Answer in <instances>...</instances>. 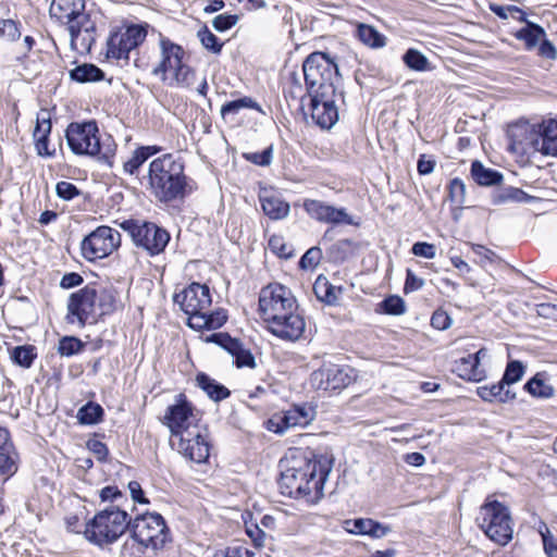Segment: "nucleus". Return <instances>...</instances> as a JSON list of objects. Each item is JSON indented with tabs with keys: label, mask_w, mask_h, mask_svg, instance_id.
<instances>
[{
	"label": "nucleus",
	"mask_w": 557,
	"mask_h": 557,
	"mask_svg": "<svg viewBox=\"0 0 557 557\" xmlns=\"http://www.w3.org/2000/svg\"><path fill=\"white\" fill-rule=\"evenodd\" d=\"M160 422L169 430V437L174 438L182 433L203 425L200 410L184 392L174 396V403L165 408Z\"/></svg>",
	"instance_id": "obj_11"
},
{
	"label": "nucleus",
	"mask_w": 557,
	"mask_h": 557,
	"mask_svg": "<svg viewBox=\"0 0 557 557\" xmlns=\"http://www.w3.org/2000/svg\"><path fill=\"white\" fill-rule=\"evenodd\" d=\"M37 357V347L32 344L15 346L10 350L11 361L24 369L32 368Z\"/></svg>",
	"instance_id": "obj_43"
},
{
	"label": "nucleus",
	"mask_w": 557,
	"mask_h": 557,
	"mask_svg": "<svg viewBox=\"0 0 557 557\" xmlns=\"http://www.w3.org/2000/svg\"><path fill=\"white\" fill-rule=\"evenodd\" d=\"M304 78L296 71H289L282 78V94L285 101L290 104H301L306 98L310 99L309 86L301 82Z\"/></svg>",
	"instance_id": "obj_27"
},
{
	"label": "nucleus",
	"mask_w": 557,
	"mask_h": 557,
	"mask_svg": "<svg viewBox=\"0 0 557 557\" xmlns=\"http://www.w3.org/2000/svg\"><path fill=\"white\" fill-rule=\"evenodd\" d=\"M195 381L196 385L215 403L222 401L231 395V391L226 386L219 383L205 372L197 373Z\"/></svg>",
	"instance_id": "obj_36"
},
{
	"label": "nucleus",
	"mask_w": 557,
	"mask_h": 557,
	"mask_svg": "<svg viewBox=\"0 0 557 557\" xmlns=\"http://www.w3.org/2000/svg\"><path fill=\"white\" fill-rule=\"evenodd\" d=\"M297 302L292 290L277 282L269 283L259 292L258 315L263 324H268Z\"/></svg>",
	"instance_id": "obj_17"
},
{
	"label": "nucleus",
	"mask_w": 557,
	"mask_h": 557,
	"mask_svg": "<svg viewBox=\"0 0 557 557\" xmlns=\"http://www.w3.org/2000/svg\"><path fill=\"white\" fill-rule=\"evenodd\" d=\"M509 149L519 154L539 152V132L536 124L516 123L508 128Z\"/></svg>",
	"instance_id": "obj_23"
},
{
	"label": "nucleus",
	"mask_w": 557,
	"mask_h": 557,
	"mask_svg": "<svg viewBox=\"0 0 557 557\" xmlns=\"http://www.w3.org/2000/svg\"><path fill=\"white\" fill-rule=\"evenodd\" d=\"M451 264L459 271V274L467 281L470 286H479V280L473 275V270L460 256L450 257Z\"/></svg>",
	"instance_id": "obj_57"
},
{
	"label": "nucleus",
	"mask_w": 557,
	"mask_h": 557,
	"mask_svg": "<svg viewBox=\"0 0 557 557\" xmlns=\"http://www.w3.org/2000/svg\"><path fill=\"white\" fill-rule=\"evenodd\" d=\"M147 190L158 202L169 205L189 197L198 190V184L186 174L183 158L166 152L149 163Z\"/></svg>",
	"instance_id": "obj_4"
},
{
	"label": "nucleus",
	"mask_w": 557,
	"mask_h": 557,
	"mask_svg": "<svg viewBox=\"0 0 557 557\" xmlns=\"http://www.w3.org/2000/svg\"><path fill=\"white\" fill-rule=\"evenodd\" d=\"M21 462L20 453L14 441L0 448V480L9 481L18 471Z\"/></svg>",
	"instance_id": "obj_33"
},
{
	"label": "nucleus",
	"mask_w": 557,
	"mask_h": 557,
	"mask_svg": "<svg viewBox=\"0 0 557 557\" xmlns=\"http://www.w3.org/2000/svg\"><path fill=\"white\" fill-rule=\"evenodd\" d=\"M263 327L276 338L294 343L304 337L306 320L296 302Z\"/></svg>",
	"instance_id": "obj_19"
},
{
	"label": "nucleus",
	"mask_w": 557,
	"mask_h": 557,
	"mask_svg": "<svg viewBox=\"0 0 557 557\" xmlns=\"http://www.w3.org/2000/svg\"><path fill=\"white\" fill-rule=\"evenodd\" d=\"M446 189L450 211L456 216L462 210L466 201V185L461 178L455 177L449 181Z\"/></svg>",
	"instance_id": "obj_40"
},
{
	"label": "nucleus",
	"mask_w": 557,
	"mask_h": 557,
	"mask_svg": "<svg viewBox=\"0 0 557 557\" xmlns=\"http://www.w3.org/2000/svg\"><path fill=\"white\" fill-rule=\"evenodd\" d=\"M242 109H251L261 112L260 104L251 97L245 96L236 100L225 102L221 107V115L225 119L230 114H237Z\"/></svg>",
	"instance_id": "obj_46"
},
{
	"label": "nucleus",
	"mask_w": 557,
	"mask_h": 557,
	"mask_svg": "<svg viewBox=\"0 0 557 557\" xmlns=\"http://www.w3.org/2000/svg\"><path fill=\"white\" fill-rule=\"evenodd\" d=\"M406 311L404 299L398 295H389L376 305L375 312L387 315H401Z\"/></svg>",
	"instance_id": "obj_45"
},
{
	"label": "nucleus",
	"mask_w": 557,
	"mask_h": 557,
	"mask_svg": "<svg viewBox=\"0 0 557 557\" xmlns=\"http://www.w3.org/2000/svg\"><path fill=\"white\" fill-rule=\"evenodd\" d=\"M332 457L310 447H290L280 460L277 485L283 496L308 506L324 497V484L332 471Z\"/></svg>",
	"instance_id": "obj_1"
},
{
	"label": "nucleus",
	"mask_w": 557,
	"mask_h": 557,
	"mask_svg": "<svg viewBox=\"0 0 557 557\" xmlns=\"http://www.w3.org/2000/svg\"><path fill=\"white\" fill-rule=\"evenodd\" d=\"M146 545H144L136 536L131 534L129 539H126L121 546V557H143L145 554Z\"/></svg>",
	"instance_id": "obj_55"
},
{
	"label": "nucleus",
	"mask_w": 557,
	"mask_h": 557,
	"mask_svg": "<svg viewBox=\"0 0 557 557\" xmlns=\"http://www.w3.org/2000/svg\"><path fill=\"white\" fill-rule=\"evenodd\" d=\"M21 37L20 23L11 18L0 20V39L15 41Z\"/></svg>",
	"instance_id": "obj_59"
},
{
	"label": "nucleus",
	"mask_w": 557,
	"mask_h": 557,
	"mask_svg": "<svg viewBox=\"0 0 557 557\" xmlns=\"http://www.w3.org/2000/svg\"><path fill=\"white\" fill-rule=\"evenodd\" d=\"M471 176L481 186L499 185L504 178L503 174L494 169L485 168L481 161L471 163Z\"/></svg>",
	"instance_id": "obj_39"
},
{
	"label": "nucleus",
	"mask_w": 557,
	"mask_h": 557,
	"mask_svg": "<svg viewBox=\"0 0 557 557\" xmlns=\"http://www.w3.org/2000/svg\"><path fill=\"white\" fill-rule=\"evenodd\" d=\"M525 372V367L519 360H511L507 363L502 381L506 385L519 382Z\"/></svg>",
	"instance_id": "obj_54"
},
{
	"label": "nucleus",
	"mask_w": 557,
	"mask_h": 557,
	"mask_svg": "<svg viewBox=\"0 0 557 557\" xmlns=\"http://www.w3.org/2000/svg\"><path fill=\"white\" fill-rule=\"evenodd\" d=\"M539 533L542 539L543 550L546 557H557V536L544 522H541L539 525Z\"/></svg>",
	"instance_id": "obj_50"
},
{
	"label": "nucleus",
	"mask_w": 557,
	"mask_h": 557,
	"mask_svg": "<svg viewBox=\"0 0 557 557\" xmlns=\"http://www.w3.org/2000/svg\"><path fill=\"white\" fill-rule=\"evenodd\" d=\"M57 196L63 200L70 201L81 195L78 187L67 181H60L55 185Z\"/></svg>",
	"instance_id": "obj_62"
},
{
	"label": "nucleus",
	"mask_w": 557,
	"mask_h": 557,
	"mask_svg": "<svg viewBox=\"0 0 557 557\" xmlns=\"http://www.w3.org/2000/svg\"><path fill=\"white\" fill-rule=\"evenodd\" d=\"M171 448L188 462H209L213 443L207 425H201L174 437H169Z\"/></svg>",
	"instance_id": "obj_12"
},
{
	"label": "nucleus",
	"mask_w": 557,
	"mask_h": 557,
	"mask_svg": "<svg viewBox=\"0 0 557 557\" xmlns=\"http://www.w3.org/2000/svg\"><path fill=\"white\" fill-rule=\"evenodd\" d=\"M357 379L358 372L352 367L329 362L311 373L310 383L317 391L333 395L354 384Z\"/></svg>",
	"instance_id": "obj_16"
},
{
	"label": "nucleus",
	"mask_w": 557,
	"mask_h": 557,
	"mask_svg": "<svg viewBox=\"0 0 557 557\" xmlns=\"http://www.w3.org/2000/svg\"><path fill=\"white\" fill-rule=\"evenodd\" d=\"M478 527L498 547L507 546L513 539L515 522L510 510L497 499H486L481 505Z\"/></svg>",
	"instance_id": "obj_9"
},
{
	"label": "nucleus",
	"mask_w": 557,
	"mask_h": 557,
	"mask_svg": "<svg viewBox=\"0 0 557 557\" xmlns=\"http://www.w3.org/2000/svg\"><path fill=\"white\" fill-rule=\"evenodd\" d=\"M344 528L348 533L369 535L372 539L384 537L391 531L388 525L371 518L348 519L344 522Z\"/></svg>",
	"instance_id": "obj_28"
},
{
	"label": "nucleus",
	"mask_w": 557,
	"mask_h": 557,
	"mask_svg": "<svg viewBox=\"0 0 557 557\" xmlns=\"http://www.w3.org/2000/svg\"><path fill=\"white\" fill-rule=\"evenodd\" d=\"M121 243L122 236L117 230L99 225L82 239L81 256L89 263H97L117 251Z\"/></svg>",
	"instance_id": "obj_13"
},
{
	"label": "nucleus",
	"mask_w": 557,
	"mask_h": 557,
	"mask_svg": "<svg viewBox=\"0 0 557 557\" xmlns=\"http://www.w3.org/2000/svg\"><path fill=\"white\" fill-rule=\"evenodd\" d=\"M69 74L73 82L81 84L100 82L104 78V72L92 63L77 65Z\"/></svg>",
	"instance_id": "obj_42"
},
{
	"label": "nucleus",
	"mask_w": 557,
	"mask_h": 557,
	"mask_svg": "<svg viewBox=\"0 0 557 557\" xmlns=\"http://www.w3.org/2000/svg\"><path fill=\"white\" fill-rule=\"evenodd\" d=\"M269 250L277 258L288 260L294 256V248L281 233L270 234L267 238Z\"/></svg>",
	"instance_id": "obj_44"
},
{
	"label": "nucleus",
	"mask_w": 557,
	"mask_h": 557,
	"mask_svg": "<svg viewBox=\"0 0 557 557\" xmlns=\"http://www.w3.org/2000/svg\"><path fill=\"white\" fill-rule=\"evenodd\" d=\"M530 196L522 189L517 187H507L502 189L497 194V200L500 202L513 201V202H525Z\"/></svg>",
	"instance_id": "obj_61"
},
{
	"label": "nucleus",
	"mask_w": 557,
	"mask_h": 557,
	"mask_svg": "<svg viewBox=\"0 0 557 557\" xmlns=\"http://www.w3.org/2000/svg\"><path fill=\"white\" fill-rule=\"evenodd\" d=\"M302 209L308 216L319 223L332 225L354 224L351 215L347 213L345 208H337L318 199H304Z\"/></svg>",
	"instance_id": "obj_21"
},
{
	"label": "nucleus",
	"mask_w": 557,
	"mask_h": 557,
	"mask_svg": "<svg viewBox=\"0 0 557 557\" xmlns=\"http://www.w3.org/2000/svg\"><path fill=\"white\" fill-rule=\"evenodd\" d=\"M103 408L94 401H88L77 412V419L82 424H96L103 418Z\"/></svg>",
	"instance_id": "obj_47"
},
{
	"label": "nucleus",
	"mask_w": 557,
	"mask_h": 557,
	"mask_svg": "<svg viewBox=\"0 0 557 557\" xmlns=\"http://www.w3.org/2000/svg\"><path fill=\"white\" fill-rule=\"evenodd\" d=\"M242 157L247 162H250L258 166H268L273 160V146L270 145L265 149L259 152H243Z\"/></svg>",
	"instance_id": "obj_56"
},
{
	"label": "nucleus",
	"mask_w": 557,
	"mask_h": 557,
	"mask_svg": "<svg viewBox=\"0 0 557 557\" xmlns=\"http://www.w3.org/2000/svg\"><path fill=\"white\" fill-rule=\"evenodd\" d=\"M506 384L500 380L497 383L491 385H482L476 388V395L487 403H499L506 404L516 399V393L509 387H505Z\"/></svg>",
	"instance_id": "obj_35"
},
{
	"label": "nucleus",
	"mask_w": 557,
	"mask_h": 557,
	"mask_svg": "<svg viewBox=\"0 0 557 557\" xmlns=\"http://www.w3.org/2000/svg\"><path fill=\"white\" fill-rule=\"evenodd\" d=\"M147 34V28L138 24L112 32L107 41V57L128 60L129 52L145 41Z\"/></svg>",
	"instance_id": "obj_18"
},
{
	"label": "nucleus",
	"mask_w": 557,
	"mask_h": 557,
	"mask_svg": "<svg viewBox=\"0 0 557 557\" xmlns=\"http://www.w3.org/2000/svg\"><path fill=\"white\" fill-rule=\"evenodd\" d=\"M51 131L50 113L42 109L37 113L36 125L32 134L36 153L41 158L55 157V147L50 145Z\"/></svg>",
	"instance_id": "obj_25"
},
{
	"label": "nucleus",
	"mask_w": 557,
	"mask_h": 557,
	"mask_svg": "<svg viewBox=\"0 0 557 557\" xmlns=\"http://www.w3.org/2000/svg\"><path fill=\"white\" fill-rule=\"evenodd\" d=\"M70 150L76 156L97 157L112 165L116 153V144L112 137L101 141L98 124L95 120L71 122L65 129Z\"/></svg>",
	"instance_id": "obj_7"
},
{
	"label": "nucleus",
	"mask_w": 557,
	"mask_h": 557,
	"mask_svg": "<svg viewBox=\"0 0 557 557\" xmlns=\"http://www.w3.org/2000/svg\"><path fill=\"white\" fill-rule=\"evenodd\" d=\"M131 534L146 547L158 550L172 541L165 519L158 512H145L131 518Z\"/></svg>",
	"instance_id": "obj_14"
},
{
	"label": "nucleus",
	"mask_w": 557,
	"mask_h": 557,
	"mask_svg": "<svg viewBox=\"0 0 557 557\" xmlns=\"http://www.w3.org/2000/svg\"><path fill=\"white\" fill-rule=\"evenodd\" d=\"M263 213L273 221L283 220L290 211L289 203L275 193H265L259 197Z\"/></svg>",
	"instance_id": "obj_32"
},
{
	"label": "nucleus",
	"mask_w": 557,
	"mask_h": 557,
	"mask_svg": "<svg viewBox=\"0 0 557 557\" xmlns=\"http://www.w3.org/2000/svg\"><path fill=\"white\" fill-rule=\"evenodd\" d=\"M159 47L160 59L152 69V75L168 87L190 88L196 79V70L189 64L185 49L168 37H161Z\"/></svg>",
	"instance_id": "obj_6"
},
{
	"label": "nucleus",
	"mask_w": 557,
	"mask_h": 557,
	"mask_svg": "<svg viewBox=\"0 0 557 557\" xmlns=\"http://www.w3.org/2000/svg\"><path fill=\"white\" fill-rule=\"evenodd\" d=\"M339 72L335 60L323 51L311 52L302 62V77L309 86V112L321 128H331L338 120L335 104Z\"/></svg>",
	"instance_id": "obj_2"
},
{
	"label": "nucleus",
	"mask_w": 557,
	"mask_h": 557,
	"mask_svg": "<svg viewBox=\"0 0 557 557\" xmlns=\"http://www.w3.org/2000/svg\"><path fill=\"white\" fill-rule=\"evenodd\" d=\"M37 41L35 37L27 35L23 38V48L24 51L21 55L16 58L18 64L23 67L24 71L28 72L34 77L41 74L40 65L30 59V53L34 51Z\"/></svg>",
	"instance_id": "obj_41"
},
{
	"label": "nucleus",
	"mask_w": 557,
	"mask_h": 557,
	"mask_svg": "<svg viewBox=\"0 0 557 557\" xmlns=\"http://www.w3.org/2000/svg\"><path fill=\"white\" fill-rule=\"evenodd\" d=\"M313 293L317 299L330 307L341 306L343 286L333 285L326 276L320 274L313 283Z\"/></svg>",
	"instance_id": "obj_30"
},
{
	"label": "nucleus",
	"mask_w": 557,
	"mask_h": 557,
	"mask_svg": "<svg viewBox=\"0 0 557 557\" xmlns=\"http://www.w3.org/2000/svg\"><path fill=\"white\" fill-rule=\"evenodd\" d=\"M85 0H52L50 15L66 25L71 46L79 53H90L96 44L97 26L86 12Z\"/></svg>",
	"instance_id": "obj_5"
},
{
	"label": "nucleus",
	"mask_w": 557,
	"mask_h": 557,
	"mask_svg": "<svg viewBox=\"0 0 557 557\" xmlns=\"http://www.w3.org/2000/svg\"><path fill=\"white\" fill-rule=\"evenodd\" d=\"M490 10L502 20L512 18L517 22L524 21V14L527 13L519 7L502 5L497 3H491Z\"/></svg>",
	"instance_id": "obj_51"
},
{
	"label": "nucleus",
	"mask_w": 557,
	"mask_h": 557,
	"mask_svg": "<svg viewBox=\"0 0 557 557\" xmlns=\"http://www.w3.org/2000/svg\"><path fill=\"white\" fill-rule=\"evenodd\" d=\"M173 300L188 318H195L203 313L205 310H209L212 305L209 286L197 282H193L181 292L175 293Z\"/></svg>",
	"instance_id": "obj_20"
},
{
	"label": "nucleus",
	"mask_w": 557,
	"mask_h": 557,
	"mask_svg": "<svg viewBox=\"0 0 557 557\" xmlns=\"http://www.w3.org/2000/svg\"><path fill=\"white\" fill-rule=\"evenodd\" d=\"M123 308L119 290L113 285L90 282L69 295L64 319L70 325L84 329L104 321Z\"/></svg>",
	"instance_id": "obj_3"
},
{
	"label": "nucleus",
	"mask_w": 557,
	"mask_h": 557,
	"mask_svg": "<svg viewBox=\"0 0 557 557\" xmlns=\"http://www.w3.org/2000/svg\"><path fill=\"white\" fill-rule=\"evenodd\" d=\"M523 24L520 28L511 32V36L522 44L525 51H536V55L549 62L557 60V47L548 38L545 28L530 21L528 13L524 14V21H519Z\"/></svg>",
	"instance_id": "obj_15"
},
{
	"label": "nucleus",
	"mask_w": 557,
	"mask_h": 557,
	"mask_svg": "<svg viewBox=\"0 0 557 557\" xmlns=\"http://www.w3.org/2000/svg\"><path fill=\"white\" fill-rule=\"evenodd\" d=\"M362 247L363 245L360 242L348 238L338 239L327 249V257L331 262L343 264L357 258Z\"/></svg>",
	"instance_id": "obj_29"
},
{
	"label": "nucleus",
	"mask_w": 557,
	"mask_h": 557,
	"mask_svg": "<svg viewBox=\"0 0 557 557\" xmlns=\"http://www.w3.org/2000/svg\"><path fill=\"white\" fill-rule=\"evenodd\" d=\"M120 226L131 236L135 247L149 257L163 253L171 240L169 231L154 222L127 219Z\"/></svg>",
	"instance_id": "obj_10"
},
{
	"label": "nucleus",
	"mask_w": 557,
	"mask_h": 557,
	"mask_svg": "<svg viewBox=\"0 0 557 557\" xmlns=\"http://www.w3.org/2000/svg\"><path fill=\"white\" fill-rule=\"evenodd\" d=\"M248 400L245 401L246 406L257 412H262L268 408V398L270 393L262 386H257L253 391L248 393Z\"/></svg>",
	"instance_id": "obj_48"
},
{
	"label": "nucleus",
	"mask_w": 557,
	"mask_h": 557,
	"mask_svg": "<svg viewBox=\"0 0 557 557\" xmlns=\"http://www.w3.org/2000/svg\"><path fill=\"white\" fill-rule=\"evenodd\" d=\"M227 321V313L224 309H218L214 311L205 310L203 313L196 315L195 318H188L187 325L196 331L216 330L222 327Z\"/></svg>",
	"instance_id": "obj_34"
},
{
	"label": "nucleus",
	"mask_w": 557,
	"mask_h": 557,
	"mask_svg": "<svg viewBox=\"0 0 557 557\" xmlns=\"http://www.w3.org/2000/svg\"><path fill=\"white\" fill-rule=\"evenodd\" d=\"M451 324V318L446 310L438 308L431 317V325L438 331L447 330Z\"/></svg>",
	"instance_id": "obj_64"
},
{
	"label": "nucleus",
	"mask_w": 557,
	"mask_h": 557,
	"mask_svg": "<svg viewBox=\"0 0 557 557\" xmlns=\"http://www.w3.org/2000/svg\"><path fill=\"white\" fill-rule=\"evenodd\" d=\"M85 347V344L75 336H63L59 341L58 352L60 356L71 357L79 354Z\"/></svg>",
	"instance_id": "obj_52"
},
{
	"label": "nucleus",
	"mask_w": 557,
	"mask_h": 557,
	"mask_svg": "<svg viewBox=\"0 0 557 557\" xmlns=\"http://www.w3.org/2000/svg\"><path fill=\"white\" fill-rule=\"evenodd\" d=\"M322 259V251L319 247L309 248L299 260V268L301 270L315 269Z\"/></svg>",
	"instance_id": "obj_60"
},
{
	"label": "nucleus",
	"mask_w": 557,
	"mask_h": 557,
	"mask_svg": "<svg viewBox=\"0 0 557 557\" xmlns=\"http://www.w3.org/2000/svg\"><path fill=\"white\" fill-rule=\"evenodd\" d=\"M198 38L208 51L214 54L221 53L223 42L206 25L198 30Z\"/></svg>",
	"instance_id": "obj_53"
},
{
	"label": "nucleus",
	"mask_w": 557,
	"mask_h": 557,
	"mask_svg": "<svg viewBox=\"0 0 557 557\" xmlns=\"http://www.w3.org/2000/svg\"><path fill=\"white\" fill-rule=\"evenodd\" d=\"M207 342L216 344L232 355L234 357V364L236 368L255 369L257 367L255 356L250 349L245 347L244 343L239 338L232 337L226 332H220L208 336Z\"/></svg>",
	"instance_id": "obj_24"
},
{
	"label": "nucleus",
	"mask_w": 557,
	"mask_h": 557,
	"mask_svg": "<svg viewBox=\"0 0 557 557\" xmlns=\"http://www.w3.org/2000/svg\"><path fill=\"white\" fill-rule=\"evenodd\" d=\"M355 37L372 49L382 48L386 45V37L374 26L364 23L356 24Z\"/></svg>",
	"instance_id": "obj_38"
},
{
	"label": "nucleus",
	"mask_w": 557,
	"mask_h": 557,
	"mask_svg": "<svg viewBox=\"0 0 557 557\" xmlns=\"http://www.w3.org/2000/svg\"><path fill=\"white\" fill-rule=\"evenodd\" d=\"M484 348L474 354H469L454 362L453 373L468 382H481L486 377V371L481 367L480 356L484 355Z\"/></svg>",
	"instance_id": "obj_26"
},
{
	"label": "nucleus",
	"mask_w": 557,
	"mask_h": 557,
	"mask_svg": "<svg viewBox=\"0 0 557 557\" xmlns=\"http://www.w3.org/2000/svg\"><path fill=\"white\" fill-rule=\"evenodd\" d=\"M97 437L103 438V434L96 433L92 438H89L86 443L87 448L96 456L100 462H106L109 458V448L106 443Z\"/></svg>",
	"instance_id": "obj_58"
},
{
	"label": "nucleus",
	"mask_w": 557,
	"mask_h": 557,
	"mask_svg": "<svg viewBox=\"0 0 557 557\" xmlns=\"http://www.w3.org/2000/svg\"><path fill=\"white\" fill-rule=\"evenodd\" d=\"M539 132V152L544 156L557 154V121L547 120L536 124Z\"/></svg>",
	"instance_id": "obj_31"
},
{
	"label": "nucleus",
	"mask_w": 557,
	"mask_h": 557,
	"mask_svg": "<svg viewBox=\"0 0 557 557\" xmlns=\"http://www.w3.org/2000/svg\"><path fill=\"white\" fill-rule=\"evenodd\" d=\"M469 246L475 256L473 261L480 267L484 268L487 264H494L499 261L497 253L486 246L473 243H470Z\"/></svg>",
	"instance_id": "obj_49"
},
{
	"label": "nucleus",
	"mask_w": 557,
	"mask_h": 557,
	"mask_svg": "<svg viewBox=\"0 0 557 557\" xmlns=\"http://www.w3.org/2000/svg\"><path fill=\"white\" fill-rule=\"evenodd\" d=\"M523 389L536 399H549L555 395V387L548 382L546 372H536L527 381Z\"/></svg>",
	"instance_id": "obj_37"
},
{
	"label": "nucleus",
	"mask_w": 557,
	"mask_h": 557,
	"mask_svg": "<svg viewBox=\"0 0 557 557\" xmlns=\"http://www.w3.org/2000/svg\"><path fill=\"white\" fill-rule=\"evenodd\" d=\"M255 554L244 545H232L218 550L213 557H253Z\"/></svg>",
	"instance_id": "obj_63"
},
{
	"label": "nucleus",
	"mask_w": 557,
	"mask_h": 557,
	"mask_svg": "<svg viewBox=\"0 0 557 557\" xmlns=\"http://www.w3.org/2000/svg\"><path fill=\"white\" fill-rule=\"evenodd\" d=\"M131 515L116 505H110L98 511L83 531L85 539L106 548L116 543L131 528Z\"/></svg>",
	"instance_id": "obj_8"
},
{
	"label": "nucleus",
	"mask_w": 557,
	"mask_h": 557,
	"mask_svg": "<svg viewBox=\"0 0 557 557\" xmlns=\"http://www.w3.org/2000/svg\"><path fill=\"white\" fill-rule=\"evenodd\" d=\"M314 418V412L306 406H293L288 410L274 413L265 422L267 430L281 434L295 426H307Z\"/></svg>",
	"instance_id": "obj_22"
}]
</instances>
